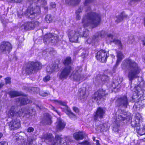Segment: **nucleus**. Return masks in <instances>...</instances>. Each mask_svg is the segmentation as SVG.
Masks as SVG:
<instances>
[{
  "instance_id": "obj_1",
  "label": "nucleus",
  "mask_w": 145,
  "mask_h": 145,
  "mask_svg": "<svg viewBox=\"0 0 145 145\" xmlns=\"http://www.w3.org/2000/svg\"><path fill=\"white\" fill-rule=\"evenodd\" d=\"M93 0H85L84 6L87 13L83 17L82 23L84 27L91 26L94 27L97 26L100 24L101 19V14L98 13L91 12L89 3Z\"/></svg>"
},
{
  "instance_id": "obj_2",
  "label": "nucleus",
  "mask_w": 145,
  "mask_h": 145,
  "mask_svg": "<svg viewBox=\"0 0 145 145\" xmlns=\"http://www.w3.org/2000/svg\"><path fill=\"white\" fill-rule=\"evenodd\" d=\"M122 68L123 70L129 69L128 77L130 81L138 77V75L140 71V68L137 64L133 60L128 58L124 60L121 64Z\"/></svg>"
},
{
  "instance_id": "obj_3",
  "label": "nucleus",
  "mask_w": 145,
  "mask_h": 145,
  "mask_svg": "<svg viewBox=\"0 0 145 145\" xmlns=\"http://www.w3.org/2000/svg\"><path fill=\"white\" fill-rule=\"evenodd\" d=\"M138 80L140 82V83L139 85L135 86V93L133 94L132 100L131 101L132 102H136L133 106V108L136 109L137 110H139L143 107L144 105L143 103L144 101V100H142L144 98V92L140 87V85H141V84L140 81H142L143 78L141 77H139Z\"/></svg>"
},
{
  "instance_id": "obj_4",
  "label": "nucleus",
  "mask_w": 145,
  "mask_h": 145,
  "mask_svg": "<svg viewBox=\"0 0 145 145\" xmlns=\"http://www.w3.org/2000/svg\"><path fill=\"white\" fill-rule=\"evenodd\" d=\"M16 107L14 106H12L10 108L6 111V114L7 116L10 118H15L18 116L19 117L23 116L24 117L26 115L28 114L31 116L35 115V110L33 109L29 108H22L19 112H16L15 110Z\"/></svg>"
},
{
  "instance_id": "obj_5",
  "label": "nucleus",
  "mask_w": 145,
  "mask_h": 145,
  "mask_svg": "<svg viewBox=\"0 0 145 145\" xmlns=\"http://www.w3.org/2000/svg\"><path fill=\"white\" fill-rule=\"evenodd\" d=\"M33 2H37V5L36 7V8L34 10L33 7L31 6L28 8L25 13V15L27 17L31 19L35 18V16L40 13V10L39 4H40V6L43 7L46 3V1L45 0H33Z\"/></svg>"
},
{
  "instance_id": "obj_6",
  "label": "nucleus",
  "mask_w": 145,
  "mask_h": 145,
  "mask_svg": "<svg viewBox=\"0 0 145 145\" xmlns=\"http://www.w3.org/2000/svg\"><path fill=\"white\" fill-rule=\"evenodd\" d=\"M143 118L139 113L137 114L133 121L131 122V125L133 127H137L136 129L137 133L140 136L145 134V126L140 127V124L143 120Z\"/></svg>"
},
{
  "instance_id": "obj_7",
  "label": "nucleus",
  "mask_w": 145,
  "mask_h": 145,
  "mask_svg": "<svg viewBox=\"0 0 145 145\" xmlns=\"http://www.w3.org/2000/svg\"><path fill=\"white\" fill-rule=\"evenodd\" d=\"M61 136V135H56L55 139H54L52 134L47 133L43 135L41 138L42 142H47V141H48L50 144L51 143V145H68L66 142L63 143L62 144H60L63 139Z\"/></svg>"
},
{
  "instance_id": "obj_8",
  "label": "nucleus",
  "mask_w": 145,
  "mask_h": 145,
  "mask_svg": "<svg viewBox=\"0 0 145 145\" xmlns=\"http://www.w3.org/2000/svg\"><path fill=\"white\" fill-rule=\"evenodd\" d=\"M71 58L68 57L64 59L63 63L65 65V68L59 74V78L63 80L66 79L71 70V67L70 66L71 63Z\"/></svg>"
},
{
  "instance_id": "obj_9",
  "label": "nucleus",
  "mask_w": 145,
  "mask_h": 145,
  "mask_svg": "<svg viewBox=\"0 0 145 145\" xmlns=\"http://www.w3.org/2000/svg\"><path fill=\"white\" fill-rule=\"evenodd\" d=\"M118 111L119 112H121V113L118 115V118L116 116V118L115 121H114L115 124L113 129V130L115 132H118L119 131L120 125L118 122L124 120L125 119L127 120H129L131 118L130 116L129 115L128 116L126 112L122 111L120 110H119Z\"/></svg>"
},
{
  "instance_id": "obj_10",
  "label": "nucleus",
  "mask_w": 145,
  "mask_h": 145,
  "mask_svg": "<svg viewBox=\"0 0 145 145\" xmlns=\"http://www.w3.org/2000/svg\"><path fill=\"white\" fill-rule=\"evenodd\" d=\"M82 69L80 66L77 67L69 76L71 79L78 82H81L85 80V78L81 74Z\"/></svg>"
},
{
  "instance_id": "obj_11",
  "label": "nucleus",
  "mask_w": 145,
  "mask_h": 145,
  "mask_svg": "<svg viewBox=\"0 0 145 145\" xmlns=\"http://www.w3.org/2000/svg\"><path fill=\"white\" fill-rule=\"evenodd\" d=\"M53 102L56 104L60 105L62 111L64 112L70 118L74 120L76 119V116L71 111L65 102L57 100H53Z\"/></svg>"
},
{
  "instance_id": "obj_12",
  "label": "nucleus",
  "mask_w": 145,
  "mask_h": 145,
  "mask_svg": "<svg viewBox=\"0 0 145 145\" xmlns=\"http://www.w3.org/2000/svg\"><path fill=\"white\" fill-rule=\"evenodd\" d=\"M42 65L39 62L30 61L27 65L25 70L26 72L28 74H31L33 71H35L41 69Z\"/></svg>"
},
{
  "instance_id": "obj_13",
  "label": "nucleus",
  "mask_w": 145,
  "mask_h": 145,
  "mask_svg": "<svg viewBox=\"0 0 145 145\" xmlns=\"http://www.w3.org/2000/svg\"><path fill=\"white\" fill-rule=\"evenodd\" d=\"M107 90H104L103 89H100L95 92L92 96V100L93 102L96 101L99 102V101L104 96L108 94Z\"/></svg>"
},
{
  "instance_id": "obj_14",
  "label": "nucleus",
  "mask_w": 145,
  "mask_h": 145,
  "mask_svg": "<svg viewBox=\"0 0 145 145\" xmlns=\"http://www.w3.org/2000/svg\"><path fill=\"white\" fill-rule=\"evenodd\" d=\"M58 40L57 35L54 33H49L46 35L44 39V42L45 44L50 43L53 44L56 43Z\"/></svg>"
},
{
  "instance_id": "obj_15",
  "label": "nucleus",
  "mask_w": 145,
  "mask_h": 145,
  "mask_svg": "<svg viewBox=\"0 0 145 145\" xmlns=\"http://www.w3.org/2000/svg\"><path fill=\"white\" fill-rule=\"evenodd\" d=\"M39 24V22L37 21L32 22H22L21 26V29L24 31L30 30L31 29L38 26Z\"/></svg>"
},
{
  "instance_id": "obj_16",
  "label": "nucleus",
  "mask_w": 145,
  "mask_h": 145,
  "mask_svg": "<svg viewBox=\"0 0 145 145\" xmlns=\"http://www.w3.org/2000/svg\"><path fill=\"white\" fill-rule=\"evenodd\" d=\"M105 31V33L103 34L104 37L103 38H100V39H103L104 38H106V41L107 43H110L111 42H113L116 44H118L119 46L121 47V44L120 41L118 40L115 39L114 38L113 36L111 34H108L107 31Z\"/></svg>"
},
{
  "instance_id": "obj_17",
  "label": "nucleus",
  "mask_w": 145,
  "mask_h": 145,
  "mask_svg": "<svg viewBox=\"0 0 145 145\" xmlns=\"http://www.w3.org/2000/svg\"><path fill=\"white\" fill-rule=\"evenodd\" d=\"M78 29L70 32L69 33V37L70 41L72 42H77L79 36L81 37L82 35L81 34L80 30Z\"/></svg>"
},
{
  "instance_id": "obj_18",
  "label": "nucleus",
  "mask_w": 145,
  "mask_h": 145,
  "mask_svg": "<svg viewBox=\"0 0 145 145\" xmlns=\"http://www.w3.org/2000/svg\"><path fill=\"white\" fill-rule=\"evenodd\" d=\"M109 56L108 52L105 50H101L98 52L96 56L97 59L102 63L105 62Z\"/></svg>"
},
{
  "instance_id": "obj_19",
  "label": "nucleus",
  "mask_w": 145,
  "mask_h": 145,
  "mask_svg": "<svg viewBox=\"0 0 145 145\" xmlns=\"http://www.w3.org/2000/svg\"><path fill=\"white\" fill-rule=\"evenodd\" d=\"M105 33L104 31H101L97 33L93 36L92 39L89 38L87 40L86 42L89 44L97 42L100 40V38H103L104 37V35H103L105 34Z\"/></svg>"
},
{
  "instance_id": "obj_20",
  "label": "nucleus",
  "mask_w": 145,
  "mask_h": 145,
  "mask_svg": "<svg viewBox=\"0 0 145 145\" xmlns=\"http://www.w3.org/2000/svg\"><path fill=\"white\" fill-rule=\"evenodd\" d=\"M12 49L11 44L8 42H2L0 46V52L4 53H9Z\"/></svg>"
},
{
  "instance_id": "obj_21",
  "label": "nucleus",
  "mask_w": 145,
  "mask_h": 145,
  "mask_svg": "<svg viewBox=\"0 0 145 145\" xmlns=\"http://www.w3.org/2000/svg\"><path fill=\"white\" fill-rule=\"evenodd\" d=\"M19 118L13 119L8 124L10 129L14 130L16 129L20 126V121Z\"/></svg>"
},
{
  "instance_id": "obj_22",
  "label": "nucleus",
  "mask_w": 145,
  "mask_h": 145,
  "mask_svg": "<svg viewBox=\"0 0 145 145\" xmlns=\"http://www.w3.org/2000/svg\"><path fill=\"white\" fill-rule=\"evenodd\" d=\"M116 103L119 106H122L126 108L128 104L127 96L126 95H123L120 97L117 100Z\"/></svg>"
},
{
  "instance_id": "obj_23",
  "label": "nucleus",
  "mask_w": 145,
  "mask_h": 145,
  "mask_svg": "<svg viewBox=\"0 0 145 145\" xmlns=\"http://www.w3.org/2000/svg\"><path fill=\"white\" fill-rule=\"evenodd\" d=\"M123 79L122 78H118V79L115 82H113L112 85V91L115 92L118 91L119 90V88L120 86V84L122 82Z\"/></svg>"
},
{
  "instance_id": "obj_24",
  "label": "nucleus",
  "mask_w": 145,
  "mask_h": 145,
  "mask_svg": "<svg viewBox=\"0 0 145 145\" xmlns=\"http://www.w3.org/2000/svg\"><path fill=\"white\" fill-rule=\"evenodd\" d=\"M105 113V111L102 108H99L94 114V118L95 120H97L99 118L101 119L103 117Z\"/></svg>"
},
{
  "instance_id": "obj_25",
  "label": "nucleus",
  "mask_w": 145,
  "mask_h": 145,
  "mask_svg": "<svg viewBox=\"0 0 145 145\" xmlns=\"http://www.w3.org/2000/svg\"><path fill=\"white\" fill-rule=\"evenodd\" d=\"M65 123L64 121L60 118L57 119L56 122V128L57 130L63 129L65 126Z\"/></svg>"
},
{
  "instance_id": "obj_26",
  "label": "nucleus",
  "mask_w": 145,
  "mask_h": 145,
  "mask_svg": "<svg viewBox=\"0 0 145 145\" xmlns=\"http://www.w3.org/2000/svg\"><path fill=\"white\" fill-rule=\"evenodd\" d=\"M16 101L19 103L21 105H25L31 102V101L27 99L26 97H22L17 98Z\"/></svg>"
},
{
  "instance_id": "obj_27",
  "label": "nucleus",
  "mask_w": 145,
  "mask_h": 145,
  "mask_svg": "<svg viewBox=\"0 0 145 145\" xmlns=\"http://www.w3.org/2000/svg\"><path fill=\"white\" fill-rule=\"evenodd\" d=\"M79 91L78 99L81 100V101H83L86 99L87 97L86 93V90L85 89H84L82 90H79Z\"/></svg>"
},
{
  "instance_id": "obj_28",
  "label": "nucleus",
  "mask_w": 145,
  "mask_h": 145,
  "mask_svg": "<svg viewBox=\"0 0 145 145\" xmlns=\"http://www.w3.org/2000/svg\"><path fill=\"white\" fill-rule=\"evenodd\" d=\"M117 59L116 64L114 68V70L116 69L117 67L119 64L122 59L124 57V56L123 54L120 51L117 52Z\"/></svg>"
},
{
  "instance_id": "obj_29",
  "label": "nucleus",
  "mask_w": 145,
  "mask_h": 145,
  "mask_svg": "<svg viewBox=\"0 0 145 145\" xmlns=\"http://www.w3.org/2000/svg\"><path fill=\"white\" fill-rule=\"evenodd\" d=\"M127 16L124 12H122L116 17L115 21L116 22L119 23L122 21L124 18H127Z\"/></svg>"
},
{
  "instance_id": "obj_30",
  "label": "nucleus",
  "mask_w": 145,
  "mask_h": 145,
  "mask_svg": "<svg viewBox=\"0 0 145 145\" xmlns=\"http://www.w3.org/2000/svg\"><path fill=\"white\" fill-rule=\"evenodd\" d=\"M58 66L57 65H54L51 67L50 66H48L46 69V71L48 72H52L54 71H57L58 69Z\"/></svg>"
},
{
  "instance_id": "obj_31",
  "label": "nucleus",
  "mask_w": 145,
  "mask_h": 145,
  "mask_svg": "<svg viewBox=\"0 0 145 145\" xmlns=\"http://www.w3.org/2000/svg\"><path fill=\"white\" fill-rule=\"evenodd\" d=\"M84 134V133L82 132H76L74 134L73 136L77 140H81L83 138Z\"/></svg>"
},
{
  "instance_id": "obj_32",
  "label": "nucleus",
  "mask_w": 145,
  "mask_h": 145,
  "mask_svg": "<svg viewBox=\"0 0 145 145\" xmlns=\"http://www.w3.org/2000/svg\"><path fill=\"white\" fill-rule=\"evenodd\" d=\"M51 118V117L50 115L48 114H46L44 115L43 122H44L47 124H50L52 123Z\"/></svg>"
},
{
  "instance_id": "obj_33",
  "label": "nucleus",
  "mask_w": 145,
  "mask_h": 145,
  "mask_svg": "<svg viewBox=\"0 0 145 145\" xmlns=\"http://www.w3.org/2000/svg\"><path fill=\"white\" fill-rule=\"evenodd\" d=\"M80 0H65V3L69 5H75L78 4Z\"/></svg>"
},
{
  "instance_id": "obj_34",
  "label": "nucleus",
  "mask_w": 145,
  "mask_h": 145,
  "mask_svg": "<svg viewBox=\"0 0 145 145\" xmlns=\"http://www.w3.org/2000/svg\"><path fill=\"white\" fill-rule=\"evenodd\" d=\"M11 97H14L17 96H23V94L21 92L17 91H12L9 93Z\"/></svg>"
},
{
  "instance_id": "obj_35",
  "label": "nucleus",
  "mask_w": 145,
  "mask_h": 145,
  "mask_svg": "<svg viewBox=\"0 0 145 145\" xmlns=\"http://www.w3.org/2000/svg\"><path fill=\"white\" fill-rule=\"evenodd\" d=\"M19 139H20L21 143V145H28L31 144L32 143V141H33V139L31 140V141L29 142L28 143H27V142H25V140H24L23 137L19 136L18 138Z\"/></svg>"
},
{
  "instance_id": "obj_36",
  "label": "nucleus",
  "mask_w": 145,
  "mask_h": 145,
  "mask_svg": "<svg viewBox=\"0 0 145 145\" xmlns=\"http://www.w3.org/2000/svg\"><path fill=\"white\" fill-rule=\"evenodd\" d=\"M82 7H80L78 9L76 10V18L77 20H79L80 19V13L82 11Z\"/></svg>"
},
{
  "instance_id": "obj_37",
  "label": "nucleus",
  "mask_w": 145,
  "mask_h": 145,
  "mask_svg": "<svg viewBox=\"0 0 145 145\" xmlns=\"http://www.w3.org/2000/svg\"><path fill=\"white\" fill-rule=\"evenodd\" d=\"M46 52H48L49 54H54L56 53V52L52 48H50L48 49H47L46 50H44L43 51V55L44 54V53Z\"/></svg>"
},
{
  "instance_id": "obj_38",
  "label": "nucleus",
  "mask_w": 145,
  "mask_h": 145,
  "mask_svg": "<svg viewBox=\"0 0 145 145\" xmlns=\"http://www.w3.org/2000/svg\"><path fill=\"white\" fill-rule=\"evenodd\" d=\"M45 20L48 23L51 22L52 20L51 15L50 14H47L45 16Z\"/></svg>"
},
{
  "instance_id": "obj_39",
  "label": "nucleus",
  "mask_w": 145,
  "mask_h": 145,
  "mask_svg": "<svg viewBox=\"0 0 145 145\" xmlns=\"http://www.w3.org/2000/svg\"><path fill=\"white\" fill-rule=\"evenodd\" d=\"M98 78H100L102 81H106L108 79V76H106L105 75H102L101 78L99 76H97V80L98 79Z\"/></svg>"
},
{
  "instance_id": "obj_40",
  "label": "nucleus",
  "mask_w": 145,
  "mask_h": 145,
  "mask_svg": "<svg viewBox=\"0 0 145 145\" xmlns=\"http://www.w3.org/2000/svg\"><path fill=\"white\" fill-rule=\"evenodd\" d=\"M141 0H131L129 4L132 6L135 5H136V3L140 1Z\"/></svg>"
},
{
  "instance_id": "obj_41",
  "label": "nucleus",
  "mask_w": 145,
  "mask_h": 145,
  "mask_svg": "<svg viewBox=\"0 0 145 145\" xmlns=\"http://www.w3.org/2000/svg\"><path fill=\"white\" fill-rule=\"evenodd\" d=\"M7 1L12 3H20L22 0H7Z\"/></svg>"
},
{
  "instance_id": "obj_42",
  "label": "nucleus",
  "mask_w": 145,
  "mask_h": 145,
  "mask_svg": "<svg viewBox=\"0 0 145 145\" xmlns=\"http://www.w3.org/2000/svg\"><path fill=\"white\" fill-rule=\"evenodd\" d=\"M134 41V38L133 36H131L129 38L128 42L129 44H131L133 43Z\"/></svg>"
},
{
  "instance_id": "obj_43",
  "label": "nucleus",
  "mask_w": 145,
  "mask_h": 145,
  "mask_svg": "<svg viewBox=\"0 0 145 145\" xmlns=\"http://www.w3.org/2000/svg\"><path fill=\"white\" fill-rule=\"evenodd\" d=\"M80 144L81 145H90L89 142L88 141L86 140L81 142Z\"/></svg>"
},
{
  "instance_id": "obj_44",
  "label": "nucleus",
  "mask_w": 145,
  "mask_h": 145,
  "mask_svg": "<svg viewBox=\"0 0 145 145\" xmlns=\"http://www.w3.org/2000/svg\"><path fill=\"white\" fill-rule=\"evenodd\" d=\"M5 80L6 84H10L11 83V79L9 77L6 78Z\"/></svg>"
},
{
  "instance_id": "obj_45",
  "label": "nucleus",
  "mask_w": 145,
  "mask_h": 145,
  "mask_svg": "<svg viewBox=\"0 0 145 145\" xmlns=\"http://www.w3.org/2000/svg\"><path fill=\"white\" fill-rule=\"evenodd\" d=\"M39 94L42 96H45L48 95V93L44 92V91H41L39 92Z\"/></svg>"
},
{
  "instance_id": "obj_46",
  "label": "nucleus",
  "mask_w": 145,
  "mask_h": 145,
  "mask_svg": "<svg viewBox=\"0 0 145 145\" xmlns=\"http://www.w3.org/2000/svg\"><path fill=\"white\" fill-rule=\"evenodd\" d=\"M50 78V77L49 76H47L45 77L43 79L44 81L45 82H46L49 80Z\"/></svg>"
},
{
  "instance_id": "obj_47",
  "label": "nucleus",
  "mask_w": 145,
  "mask_h": 145,
  "mask_svg": "<svg viewBox=\"0 0 145 145\" xmlns=\"http://www.w3.org/2000/svg\"><path fill=\"white\" fill-rule=\"evenodd\" d=\"M34 128L33 127H29L27 129V131L29 133L33 132L34 131Z\"/></svg>"
},
{
  "instance_id": "obj_48",
  "label": "nucleus",
  "mask_w": 145,
  "mask_h": 145,
  "mask_svg": "<svg viewBox=\"0 0 145 145\" xmlns=\"http://www.w3.org/2000/svg\"><path fill=\"white\" fill-rule=\"evenodd\" d=\"M50 108L52 110H53L56 113H57L58 114H59V112L55 108L52 106H50Z\"/></svg>"
},
{
  "instance_id": "obj_49",
  "label": "nucleus",
  "mask_w": 145,
  "mask_h": 145,
  "mask_svg": "<svg viewBox=\"0 0 145 145\" xmlns=\"http://www.w3.org/2000/svg\"><path fill=\"white\" fill-rule=\"evenodd\" d=\"M88 33L89 31H88V30L84 31L82 36L86 37L88 35Z\"/></svg>"
},
{
  "instance_id": "obj_50",
  "label": "nucleus",
  "mask_w": 145,
  "mask_h": 145,
  "mask_svg": "<svg viewBox=\"0 0 145 145\" xmlns=\"http://www.w3.org/2000/svg\"><path fill=\"white\" fill-rule=\"evenodd\" d=\"M50 7L53 8H55L56 6L55 3L54 2H51L50 3Z\"/></svg>"
},
{
  "instance_id": "obj_51",
  "label": "nucleus",
  "mask_w": 145,
  "mask_h": 145,
  "mask_svg": "<svg viewBox=\"0 0 145 145\" xmlns=\"http://www.w3.org/2000/svg\"><path fill=\"white\" fill-rule=\"evenodd\" d=\"M0 145H8V143L5 141L0 142Z\"/></svg>"
},
{
  "instance_id": "obj_52",
  "label": "nucleus",
  "mask_w": 145,
  "mask_h": 145,
  "mask_svg": "<svg viewBox=\"0 0 145 145\" xmlns=\"http://www.w3.org/2000/svg\"><path fill=\"white\" fill-rule=\"evenodd\" d=\"M73 110L76 113H78L79 112V110L78 108L76 107H74L73 108Z\"/></svg>"
},
{
  "instance_id": "obj_53",
  "label": "nucleus",
  "mask_w": 145,
  "mask_h": 145,
  "mask_svg": "<svg viewBox=\"0 0 145 145\" xmlns=\"http://www.w3.org/2000/svg\"><path fill=\"white\" fill-rule=\"evenodd\" d=\"M103 127L105 128H106L107 127L106 125V124H104V125L102 126V127L101 128V130H102L103 128Z\"/></svg>"
},
{
  "instance_id": "obj_54",
  "label": "nucleus",
  "mask_w": 145,
  "mask_h": 145,
  "mask_svg": "<svg viewBox=\"0 0 145 145\" xmlns=\"http://www.w3.org/2000/svg\"><path fill=\"white\" fill-rule=\"evenodd\" d=\"M142 89L143 90L145 91V81L143 84Z\"/></svg>"
},
{
  "instance_id": "obj_55",
  "label": "nucleus",
  "mask_w": 145,
  "mask_h": 145,
  "mask_svg": "<svg viewBox=\"0 0 145 145\" xmlns=\"http://www.w3.org/2000/svg\"><path fill=\"white\" fill-rule=\"evenodd\" d=\"M142 41L143 42V44L144 45H145V38L144 39L142 40Z\"/></svg>"
},
{
  "instance_id": "obj_56",
  "label": "nucleus",
  "mask_w": 145,
  "mask_h": 145,
  "mask_svg": "<svg viewBox=\"0 0 145 145\" xmlns=\"http://www.w3.org/2000/svg\"><path fill=\"white\" fill-rule=\"evenodd\" d=\"M96 145H99V141L98 140H97L96 141Z\"/></svg>"
},
{
  "instance_id": "obj_57",
  "label": "nucleus",
  "mask_w": 145,
  "mask_h": 145,
  "mask_svg": "<svg viewBox=\"0 0 145 145\" xmlns=\"http://www.w3.org/2000/svg\"><path fill=\"white\" fill-rule=\"evenodd\" d=\"M4 84L0 82V88H2Z\"/></svg>"
},
{
  "instance_id": "obj_58",
  "label": "nucleus",
  "mask_w": 145,
  "mask_h": 145,
  "mask_svg": "<svg viewBox=\"0 0 145 145\" xmlns=\"http://www.w3.org/2000/svg\"><path fill=\"white\" fill-rule=\"evenodd\" d=\"M3 136V135L2 133H0V139H1V138Z\"/></svg>"
},
{
  "instance_id": "obj_59",
  "label": "nucleus",
  "mask_w": 145,
  "mask_h": 145,
  "mask_svg": "<svg viewBox=\"0 0 145 145\" xmlns=\"http://www.w3.org/2000/svg\"><path fill=\"white\" fill-rule=\"evenodd\" d=\"M143 61L145 63V57L143 59Z\"/></svg>"
},
{
  "instance_id": "obj_60",
  "label": "nucleus",
  "mask_w": 145,
  "mask_h": 145,
  "mask_svg": "<svg viewBox=\"0 0 145 145\" xmlns=\"http://www.w3.org/2000/svg\"><path fill=\"white\" fill-rule=\"evenodd\" d=\"M95 137H93V139L94 141H95Z\"/></svg>"
},
{
  "instance_id": "obj_61",
  "label": "nucleus",
  "mask_w": 145,
  "mask_h": 145,
  "mask_svg": "<svg viewBox=\"0 0 145 145\" xmlns=\"http://www.w3.org/2000/svg\"><path fill=\"white\" fill-rule=\"evenodd\" d=\"M40 109H42V108L41 107H40L39 106H37Z\"/></svg>"
},
{
  "instance_id": "obj_62",
  "label": "nucleus",
  "mask_w": 145,
  "mask_h": 145,
  "mask_svg": "<svg viewBox=\"0 0 145 145\" xmlns=\"http://www.w3.org/2000/svg\"><path fill=\"white\" fill-rule=\"evenodd\" d=\"M111 56L113 58H114L115 57V56L113 55H112Z\"/></svg>"
},
{
  "instance_id": "obj_63",
  "label": "nucleus",
  "mask_w": 145,
  "mask_h": 145,
  "mask_svg": "<svg viewBox=\"0 0 145 145\" xmlns=\"http://www.w3.org/2000/svg\"><path fill=\"white\" fill-rule=\"evenodd\" d=\"M36 89H37L39 90V88H36Z\"/></svg>"
},
{
  "instance_id": "obj_64",
  "label": "nucleus",
  "mask_w": 145,
  "mask_h": 145,
  "mask_svg": "<svg viewBox=\"0 0 145 145\" xmlns=\"http://www.w3.org/2000/svg\"><path fill=\"white\" fill-rule=\"evenodd\" d=\"M16 139H17V140H18V141H19V140H18V138H16Z\"/></svg>"
}]
</instances>
